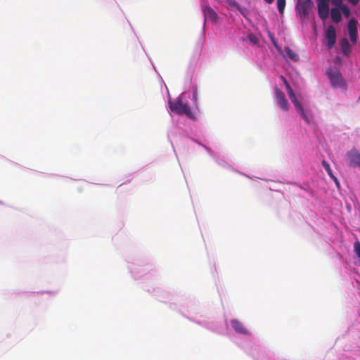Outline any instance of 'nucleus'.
Instances as JSON below:
<instances>
[{"label": "nucleus", "instance_id": "nucleus-7", "mask_svg": "<svg viewBox=\"0 0 360 360\" xmlns=\"http://www.w3.org/2000/svg\"><path fill=\"white\" fill-rule=\"evenodd\" d=\"M347 157L351 167H360V153L355 148L347 153Z\"/></svg>", "mask_w": 360, "mask_h": 360}, {"label": "nucleus", "instance_id": "nucleus-20", "mask_svg": "<svg viewBox=\"0 0 360 360\" xmlns=\"http://www.w3.org/2000/svg\"><path fill=\"white\" fill-rule=\"evenodd\" d=\"M248 39L249 41L253 45L257 44L259 41L258 38L252 33L248 35Z\"/></svg>", "mask_w": 360, "mask_h": 360}, {"label": "nucleus", "instance_id": "nucleus-10", "mask_svg": "<svg viewBox=\"0 0 360 360\" xmlns=\"http://www.w3.org/2000/svg\"><path fill=\"white\" fill-rule=\"evenodd\" d=\"M203 15L206 20L215 22L217 20V14L216 12L210 6H204L202 8Z\"/></svg>", "mask_w": 360, "mask_h": 360}, {"label": "nucleus", "instance_id": "nucleus-2", "mask_svg": "<svg viewBox=\"0 0 360 360\" xmlns=\"http://www.w3.org/2000/svg\"><path fill=\"white\" fill-rule=\"evenodd\" d=\"M312 6L313 2L311 0H298L295 6L297 15L302 20L307 19Z\"/></svg>", "mask_w": 360, "mask_h": 360}, {"label": "nucleus", "instance_id": "nucleus-6", "mask_svg": "<svg viewBox=\"0 0 360 360\" xmlns=\"http://www.w3.org/2000/svg\"><path fill=\"white\" fill-rule=\"evenodd\" d=\"M325 37L327 41V48L331 49L336 42V31L333 25H329L326 31Z\"/></svg>", "mask_w": 360, "mask_h": 360}, {"label": "nucleus", "instance_id": "nucleus-22", "mask_svg": "<svg viewBox=\"0 0 360 360\" xmlns=\"http://www.w3.org/2000/svg\"><path fill=\"white\" fill-rule=\"evenodd\" d=\"M287 90L290 99L296 97L291 87H290V89H287Z\"/></svg>", "mask_w": 360, "mask_h": 360}, {"label": "nucleus", "instance_id": "nucleus-24", "mask_svg": "<svg viewBox=\"0 0 360 360\" xmlns=\"http://www.w3.org/2000/svg\"><path fill=\"white\" fill-rule=\"evenodd\" d=\"M281 79L283 81L286 89H290V86L289 83L287 82L286 79L283 76H281Z\"/></svg>", "mask_w": 360, "mask_h": 360}, {"label": "nucleus", "instance_id": "nucleus-17", "mask_svg": "<svg viewBox=\"0 0 360 360\" xmlns=\"http://www.w3.org/2000/svg\"><path fill=\"white\" fill-rule=\"evenodd\" d=\"M276 4L278 12L283 14L285 6V0H277Z\"/></svg>", "mask_w": 360, "mask_h": 360}, {"label": "nucleus", "instance_id": "nucleus-23", "mask_svg": "<svg viewBox=\"0 0 360 360\" xmlns=\"http://www.w3.org/2000/svg\"><path fill=\"white\" fill-rule=\"evenodd\" d=\"M333 4L338 6H340L342 5V0H333Z\"/></svg>", "mask_w": 360, "mask_h": 360}, {"label": "nucleus", "instance_id": "nucleus-21", "mask_svg": "<svg viewBox=\"0 0 360 360\" xmlns=\"http://www.w3.org/2000/svg\"><path fill=\"white\" fill-rule=\"evenodd\" d=\"M290 100H291L292 103L294 104V105H295V107L297 110H298L299 109H301L302 108V105L298 101V100H297V98L296 97L292 98Z\"/></svg>", "mask_w": 360, "mask_h": 360}, {"label": "nucleus", "instance_id": "nucleus-15", "mask_svg": "<svg viewBox=\"0 0 360 360\" xmlns=\"http://www.w3.org/2000/svg\"><path fill=\"white\" fill-rule=\"evenodd\" d=\"M354 252L358 257V264L360 266V241L356 240L354 243Z\"/></svg>", "mask_w": 360, "mask_h": 360}, {"label": "nucleus", "instance_id": "nucleus-11", "mask_svg": "<svg viewBox=\"0 0 360 360\" xmlns=\"http://www.w3.org/2000/svg\"><path fill=\"white\" fill-rule=\"evenodd\" d=\"M340 45L342 53L345 56H349V54L350 53L351 46L348 40L345 38L342 39L340 41Z\"/></svg>", "mask_w": 360, "mask_h": 360}, {"label": "nucleus", "instance_id": "nucleus-26", "mask_svg": "<svg viewBox=\"0 0 360 360\" xmlns=\"http://www.w3.org/2000/svg\"><path fill=\"white\" fill-rule=\"evenodd\" d=\"M333 179V180H334V181L335 182L336 185H337L338 186H339V181H338V180L337 177L335 176V179Z\"/></svg>", "mask_w": 360, "mask_h": 360}, {"label": "nucleus", "instance_id": "nucleus-9", "mask_svg": "<svg viewBox=\"0 0 360 360\" xmlns=\"http://www.w3.org/2000/svg\"><path fill=\"white\" fill-rule=\"evenodd\" d=\"M231 324L233 330L239 334L249 335L248 330L238 320H231Z\"/></svg>", "mask_w": 360, "mask_h": 360}, {"label": "nucleus", "instance_id": "nucleus-4", "mask_svg": "<svg viewBox=\"0 0 360 360\" xmlns=\"http://www.w3.org/2000/svg\"><path fill=\"white\" fill-rule=\"evenodd\" d=\"M318 15L322 20H325L329 15V2L330 0H316Z\"/></svg>", "mask_w": 360, "mask_h": 360}, {"label": "nucleus", "instance_id": "nucleus-14", "mask_svg": "<svg viewBox=\"0 0 360 360\" xmlns=\"http://www.w3.org/2000/svg\"><path fill=\"white\" fill-rule=\"evenodd\" d=\"M229 6L237 9L242 15H244L243 8L239 5L236 0H226Z\"/></svg>", "mask_w": 360, "mask_h": 360}, {"label": "nucleus", "instance_id": "nucleus-13", "mask_svg": "<svg viewBox=\"0 0 360 360\" xmlns=\"http://www.w3.org/2000/svg\"><path fill=\"white\" fill-rule=\"evenodd\" d=\"M286 56L292 60L297 62L299 60V56L289 47L285 49Z\"/></svg>", "mask_w": 360, "mask_h": 360}, {"label": "nucleus", "instance_id": "nucleus-3", "mask_svg": "<svg viewBox=\"0 0 360 360\" xmlns=\"http://www.w3.org/2000/svg\"><path fill=\"white\" fill-rule=\"evenodd\" d=\"M326 74L333 87H343L345 85L344 79L338 70H333L329 68L326 71Z\"/></svg>", "mask_w": 360, "mask_h": 360}, {"label": "nucleus", "instance_id": "nucleus-19", "mask_svg": "<svg viewBox=\"0 0 360 360\" xmlns=\"http://www.w3.org/2000/svg\"><path fill=\"white\" fill-rule=\"evenodd\" d=\"M298 112L300 113V116L302 117V119L307 122L308 124L310 123V120L307 115L305 113L303 107L301 109H299Z\"/></svg>", "mask_w": 360, "mask_h": 360}, {"label": "nucleus", "instance_id": "nucleus-5", "mask_svg": "<svg viewBox=\"0 0 360 360\" xmlns=\"http://www.w3.org/2000/svg\"><path fill=\"white\" fill-rule=\"evenodd\" d=\"M275 96L278 107L283 111L287 112L289 109V103L285 98L284 93L279 89H275Z\"/></svg>", "mask_w": 360, "mask_h": 360}, {"label": "nucleus", "instance_id": "nucleus-25", "mask_svg": "<svg viewBox=\"0 0 360 360\" xmlns=\"http://www.w3.org/2000/svg\"><path fill=\"white\" fill-rule=\"evenodd\" d=\"M359 1L360 0H348V1L354 6H356L359 2Z\"/></svg>", "mask_w": 360, "mask_h": 360}, {"label": "nucleus", "instance_id": "nucleus-16", "mask_svg": "<svg viewBox=\"0 0 360 360\" xmlns=\"http://www.w3.org/2000/svg\"><path fill=\"white\" fill-rule=\"evenodd\" d=\"M321 163H322L323 167H324V169L327 172L328 174L332 179H335V176L333 174V173L332 172V169H331V168L330 167V165L326 160H324L322 161Z\"/></svg>", "mask_w": 360, "mask_h": 360}, {"label": "nucleus", "instance_id": "nucleus-12", "mask_svg": "<svg viewBox=\"0 0 360 360\" xmlns=\"http://www.w3.org/2000/svg\"><path fill=\"white\" fill-rule=\"evenodd\" d=\"M330 16H331L332 20L334 22H335V23L340 22L341 21V20H342V16H341L340 11L337 8H333L331 9V11H330Z\"/></svg>", "mask_w": 360, "mask_h": 360}, {"label": "nucleus", "instance_id": "nucleus-27", "mask_svg": "<svg viewBox=\"0 0 360 360\" xmlns=\"http://www.w3.org/2000/svg\"><path fill=\"white\" fill-rule=\"evenodd\" d=\"M267 4H271L274 0H264Z\"/></svg>", "mask_w": 360, "mask_h": 360}, {"label": "nucleus", "instance_id": "nucleus-8", "mask_svg": "<svg viewBox=\"0 0 360 360\" xmlns=\"http://www.w3.org/2000/svg\"><path fill=\"white\" fill-rule=\"evenodd\" d=\"M347 28L350 40L355 43L357 39V21L354 18L350 19L348 22Z\"/></svg>", "mask_w": 360, "mask_h": 360}, {"label": "nucleus", "instance_id": "nucleus-18", "mask_svg": "<svg viewBox=\"0 0 360 360\" xmlns=\"http://www.w3.org/2000/svg\"><path fill=\"white\" fill-rule=\"evenodd\" d=\"M340 10L342 11L343 15H345V17L349 18L351 14V12H350V9L348 8V6L347 5H342L340 6Z\"/></svg>", "mask_w": 360, "mask_h": 360}, {"label": "nucleus", "instance_id": "nucleus-1", "mask_svg": "<svg viewBox=\"0 0 360 360\" xmlns=\"http://www.w3.org/2000/svg\"><path fill=\"white\" fill-rule=\"evenodd\" d=\"M169 105L170 110L178 115H185L190 119L195 118V114L192 112L188 103L183 102L181 96H179L172 102L169 101Z\"/></svg>", "mask_w": 360, "mask_h": 360}]
</instances>
